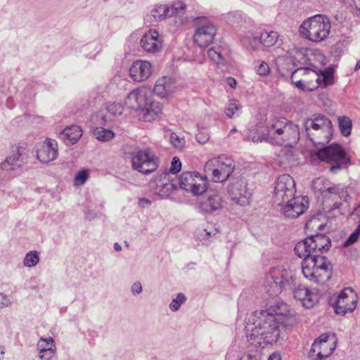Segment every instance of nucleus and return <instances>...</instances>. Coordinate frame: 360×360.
I'll return each mask as SVG.
<instances>
[{
	"mask_svg": "<svg viewBox=\"0 0 360 360\" xmlns=\"http://www.w3.org/2000/svg\"><path fill=\"white\" fill-rule=\"evenodd\" d=\"M292 317L288 306L279 300H275L265 309L254 311L245 326L246 338H279L282 330L292 324Z\"/></svg>",
	"mask_w": 360,
	"mask_h": 360,
	"instance_id": "1",
	"label": "nucleus"
},
{
	"mask_svg": "<svg viewBox=\"0 0 360 360\" xmlns=\"http://www.w3.org/2000/svg\"><path fill=\"white\" fill-rule=\"evenodd\" d=\"M294 179L289 174L281 175L276 182L273 202L280 212L288 218H297L309 207L307 197H295Z\"/></svg>",
	"mask_w": 360,
	"mask_h": 360,
	"instance_id": "2",
	"label": "nucleus"
},
{
	"mask_svg": "<svg viewBox=\"0 0 360 360\" xmlns=\"http://www.w3.org/2000/svg\"><path fill=\"white\" fill-rule=\"evenodd\" d=\"M310 236L298 242L294 250L302 262L305 278L316 283H323L331 276V266L326 257L315 254Z\"/></svg>",
	"mask_w": 360,
	"mask_h": 360,
	"instance_id": "3",
	"label": "nucleus"
},
{
	"mask_svg": "<svg viewBox=\"0 0 360 360\" xmlns=\"http://www.w3.org/2000/svg\"><path fill=\"white\" fill-rule=\"evenodd\" d=\"M267 141L292 148L300 139L298 127L285 120H276L267 126Z\"/></svg>",
	"mask_w": 360,
	"mask_h": 360,
	"instance_id": "4",
	"label": "nucleus"
},
{
	"mask_svg": "<svg viewBox=\"0 0 360 360\" xmlns=\"http://www.w3.org/2000/svg\"><path fill=\"white\" fill-rule=\"evenodd\" d=\"M307 137L319 148L328 143L333 134L331 121L326 116L314 115L304 122Z\"/></svg>",
	"mask_w": 360,
	"mask_h": 360,
	"instance_id": "5",
	"label": "nucleus"
},
{
	"mask_svg": "<svg viewBox=\"0 0 360 360\" xmlns=\"http://www.w3.org/2000/svg\"><path fill=\"white\" fill-rule=\"evenodd\" d=\"M330 28V22L326 16L316 15L304 20L299 30L306 39L314 42H321L328 37Z\"/></svg>",
	"mask_w": 360,
	"mask_h": 360,
	"instance_id": "6",
	"label": "nucleus"
},
{
	"mask_svg": "<svg viewBox=\"0 0 360 360\" xmlns=\"http://www.w3.org/2000/svg\"><path fill=\"white\" fill-rule=\"evenodd\" d=\"M292 271L283 266L271 269L264 278V288L271 296H276L288 288H291L294 281Z\"/></svg>",
	"mask_w": 360,
	"mask_h": 360,
	"instance_id": "7",
	"label": "nucleus"
},
{
	"mask_svg": "<svg viewBox=\"0 0 360 360\" xmlns=\"http://www.w3.org/2000/svg\"><path fill=\"white\" fill-rule=\"evenodd\" d=\"M315 155L321 161L327 163L329 165V171L334 174L347 167L350 162L347 153L339 144L321 147Z\"/></svg>",
	"mask_w": 360,
	"mask_h": 360,
	"instance_id": "8",
	"label": "nucleus"
},
{
	"mask_svg": "<svg viewBox=\"0 0 360 360\" xmlns=\"http://www.w3.org/2000/svg\"><path fill=\"white\" fill-rule=\"evenodd\" d=\"M234 167L232 159L220 155L209 160L205 163V172L207 174H212V179L214 182H223L232 174Z\"/></svg>",
	"mask_w": 360,
	"mask_h": 360,
	"instance_id": "9",
	"label": "nucleus"
},
{
	"mask_svg": "<svg viewBox=\"0 0 360 360\" xmlns=\"http://www.w3.org/2000/svg\"><path fill=\"white\" fill-rule=\"evenodd\" d=\"M132 168L143 174H150L158 167V158L149 149L139 150L131 155Z\"/></svg>",
	"mask_w": 360,
	"mask_h": 360,
	"instance_id": "10",
	"label": "nucleus"
},
{
	"mask_svg": "<svg viewBox=\"0 0 360 360\" xmlns=\"http://www.w3.org/2000/svg\"><path fill=\"white\" fill-rule=\"evenodd\" d=\"M180 188L194 195H200L207 190L206 179L196 172H184L179 178Z\"/></svg>",
	"mask_w": 360,
	"mask_h": 360,
	"instance_id": "11",
	"label": "nucleus"
},
{
	"mask_svg": "<svg viewBox=\"0 0 360 360\" xmlns=\"http://www.w3.org/2000/svg\"><path fill=\"white\" fill-rule=\"evenodd\" d=\"M199 20L200 24L194 33L193 41L200 48H205L212 43L217 29L212 22L205 18L199 19Z\"/></svg>",
	"mask_w": 360,
	"mask_h": 360,
	"instance_id": "12",
	"label": "nucleus"
},
{
	"mask_svg": "<svg viewBox=\"0 0 360 360\" xmlns=\"http://www.w3.org/2000/svg\"><path fill=\"white\" fill-rule=\"evenodd\" d=\"M357 301L358 297L356 292L351 288H345L339 294L333 304L335 313L345 315L352 312L356 307Z\"/></svg>",
	"mask_w": 360,
	"mask_h": 360,
	"instance_id": "13",
	"label": "nucleus"
},
{
	"mask_svg": "<svg viewBox=\"0 0 360 360\" xmlns=\"http://www.w3.org/2000/svg\"><path fill=\"white\" fill-rule=\"evenodd\" d=\"M247 186L245 179H237L229 186L228 193L234 203L241 206L249 204L251 193Z\"/></svg>",
	"mask_w": 360,
	"mask_h": 360,
	"instance_id": "14",
	"label": "nucleus"
},
{
	"mask_svg": "<svg viewBox=\"0 0 360 360\" xmlns=\"http://www.w3.org/2000/svg\"><path fill=\"white\" fill-rule=\"evenodd\" d=\"M152 92L146 87L139 88L131 91L125 98L124 104L130 109L141 110L147 106Z\"/></svg>",
	"mask_w": 360,
	"mask_h": 360,
	"instance_id": "15",
	"label": "nucleus"
},
{
	"mask_svg": "<svg viewBox=\"0 0 360 360\" xmlns=\"http://www.w3.org/2000/svg\"><path fill=\"white\" fill-rule=\"evenodd\" d=\"M335 347V339H315L311 345L310 356L314 360H322L328 357Z\"/></svg>",
	"mask_w": 360,
	"mask_h": 360,
	"instance_id": "16",
	"label": "nucleus"
},
{
	"mask_svg": "<svg viewBox=\"0 0 360 360\" xmlns=\"http://www.w3.org/2000/svg\"><path fill=\"white\" fill-rule=\"evenodd\" d=\"M22 150L23 148L20 146H13L11 154L1 163V169L5 171H13L22 167L25 163Z\"/></svg>",
	"mask_w": 360,
	"mask_h": 360,
	"instance_id": "17",
	"label": "nucleus"
},
{
	"mask_svg": "<svg viewBox=\"0 0 360 360\" xmlns=\"http://www.w3.org/2000/svg\"><path fill=\"white\" fill-rule=\"evenodd\" d=\"M140 44L144 51L154 53L162 49V40L158 32L150 30L141 37Z\"/></svg>",
	"mask_w": 360,
	"mask_h": 360,
	"instance_id": "18",
	"label": "nucleus"
},
{
	"mask_svg": "<svg viewBox=\"0 0 360 360\" xmlns=\"http://www.w3.org/2000/svg\"><path fill=\"white\" fill-rule=\"evenodd\" d=\"M316 77V72L307 68H301L293 71L291 75L292 82L302 90H309L306 84H310L312 77ZM310 89V90H311Z\"/></svg>",
	"mask_w": 360,
	"mask_h": 360,
	"instance_id": "19",
	"label": "nucleus"
},
{
	"mask_svg": "<svg viewBox=\"0 0 360 360\" xmlns=\"http://www.w3.org/2000/svg\"><path fill=\"white\" fill-rule=\"evenodd\" d=\"M129 74L135 82L146 81L152 74V65L146 60L134 61L129 69Z\"/></svg>",
	"mask_w": 360,
	"mask_h": 360,
	"instance_id": "20",
	"label": "nucleus"
},
{
	"mask_svg": "<svg viewBox=\"0 0 360 360\" xmlns=\"http://www.w3.org/2000/svg\"><path fill=\"white\" fill-rule=\"evenodd\" d=\"M295 299L300 301L302 306L306 308H311L318 302L319 296L315 291L299 285L293 291Z\"/></svg>",
	"mask_w": 360,
	"mask_h": 360,
	"instance_id": "21",
	"label": "nucleus"
},
{
	"mask_svg": "<svg viewBox=\"0 0 360 360\" xmlns=\"http://www.w3.org/2000/svg\"><path fill=\"white\" fill-rule=\"evenodd\" d=\"M58 155L57 143L55 140L46 139L37 148V157L41 162H49Z\"/></svg>",
	"mask_w": 360,
	"mask_h": 360,
	"instance_id": "22",
	"label": "nucleus"
},
{
	"mask_svg": "<svg viewBox=\"0 0 360 360\" xmlns=\"http://www.w3.org/2000/svg\"><path fill=\"white\" fill-rule=\"evenodd\" d=\"M176 89V82L174 79L169 77L159 78L154 86L155 94L160 98H165L170 96Z\"/></svg>",
	"mask_w": 360,
	"mask_h": 360,
	"instance_id": "23",
	"label": "nucleus"
},
{
	"mask_svg": "<svg viewBox=\"0 0 360 360\" xmlns=\"http://www.w3.org/2000/svg\"><path fill=\"white\" fill-rule=\"evenodd\" d=\"M221 196L217 193L207 195V198L200 202V210L204 213H212L222 207Z\"/></svg>",
	"mask_w": 360,
	"mask_h": 360,
	"instance_id": "24",
	"label": "nucleus"
},
{
	"mask_svg": "<svg viewBox=\"0 0 360 360\" xmlns=\"http://www.w3.org/2000/svg\"><path fill=\"white\" fill-rule=\"evenodd\" d=\"M207 56L211 61L218 67H226L227 64L228 51L221 46H214L208 49Z\"/></svg>",
	"mask_w": 360,
	"mask_h": 360,
	"instance_id": "25",
	"label": "nucleus"
},
{
	"mask_svg": "<svg viewBox=\"0 0 360 360\" xmlns=\"http://www.w3.org/2000/svg\"><path fill=\"white\" fill-rule=\"evenodd\" d=\"M161 104L155 101H151L149 98L148 104L141 110V119L145 122H150L162 113Z\"/></svg>",
	"mask_w": 360,
	"mask_h": 360,
	"instance_id": "26",
	"label": "nucleus"
},
{
	"mask_svg": "<svg viewBox=\"0 0 360 360\" xmlns=\"http://www.w3.org/2000/svg\"><path fill=\"white\" fill-rule=\"evenodd\" d=\"M310 238L311 240L310 243H313L315 254L319 255L324 252H327L330 246V239L324 234L318 233L314 236H311Z\"/></svg>",
	"mask_w": 360,
	"mask_h": 360,
	"instance_id": "27",
	"label": "nucleus"
},
{
	"mask_svg": "<svg viewBox=\"0 0 360 360\" xmlns=\"http://www.w3.org/2000/svg\"><path fill=\"white\" fill-rule=\"evenodd\" d=\"M82 129L79 126L73 125L66 127L60 134V137L66 144L73 145L78 141L82 136Z\"/></svg>",
	"mask_w": 360,
	"mask_h": 360,
	"instance_id": "28",
	"label": "nucleus"
},
{
	"mask_svg": "<svg viewBox=\"0 0 360 360\" xmlns=\"http://www.w3.org/2000/svg\"><path fill=\"white\" fill-rule=\"evenodd\" d=\"M259 42L266 48L272 47L276 44H281L279 41L281 40L279 39V35L276 32L274 31H264L261 33L259 37Z\"/></svg>",
	"mask_w": 360,
	"mask_h": 360,
	"instance_id": "29",
	"label": "nucleus"
},
{
	"mask_svg": "<svg viewBox=\"0 0 360 360\" xmlns=\"http://www.w3.org/2000/svg\"><path fill=\"white\" fill-rule=\"evenodd\" d=\"M346 188L340 184L330 186L329 184L323 198H333L336 200L338 198L340 199L347 196Z\"/></svg>",
	"mask_w": 360,
	"mask_h": 360,
	"instance_id": "30",
	"label": "nucleus"
},
{
	"mask_svg": "<svg viewBox=\"0 0 360 360\" xmlns=\"http://www.w3.org/2000/svg\"><path fill=\"white\" fill-rule=\"evenodd\" d=\"M151 15L155 21H162V20L172 16V9L166 5L155 6L151 11Z\"/></svg>",
	"mask_w": 360,
	"mask_h": 360,
	"instance_id": "31",
	"label": "nucleus"
},
{
	"mask_svg": "<svg viewBox=\"0 0 360 360\" xmlns=\"http://www.w3.org/2000/svg\"><path fill=\"white\" fill-rule=\"evenodd\" d=\"M267 128L265 129L262 126H255L250 130L249 134L247 138L248 140H251L253 142H262V141H266Z\"/></svg>",
	"mask_w": 360,
	"mask_h": 360,
	"instance_id": "32",
	"label": "nucleus"
},
{
	"mask_svg": "<svg viewBox=\"0 0 360 360\" xmlns=\"http://www.w3.org/2000/svg\"><path fill=\"white\" fill-rule=\"evenodd\" d=\"M354 214L358 217L359 224L354 232H352L344 242L342 246L345 248L349 247L356 243L360 236V204L355 207Z\"/></svg>",
	"mask_w": 360,
	"mask_h": 360,
	"instance_id": "33",
	"label": "nucleus"
},
{
	"mask_svg": "<svg viewBox=\"0 0 360 360\" xmlns=\"http://www.w3.org/2000/svg\"><path fill=\"white\" fill-rule=\"evenodd\" d=\"M251 342L248 346L247 352H245L240 357V360H259L256 353L257 348L261 347L260 342H255L256 339H250Z\"/></svg>",
	"mask_w": 360,
	"mask_h": 360,
	"instance_id": "34",
	"label": "nucleus"
},
{
	"mask_svg": "<svg viewBox=\"0 0 360 360\" xmlns=\"http://www.w3.org/2000/svg\"><path fill=\"white\" fill-rule=\"evenodd\" d=\"M314 79L316 82V85L313 86V88H316L322 84L326 86L333 83V75L330 70H324L321 72V75L316 73V77H312V79Z\"/></svg>",
	"mask_w": 360,
	"mask_h": 360,
	"instance_id": "35",
	"label": "nucleus"
},
{
	"mask_svg": "<svg viewBox=\"0 0 360 360\" xmlns=\"http://www.w3.org/2000/svg\"><path fill=\"white\" fill-rule=\"evenodd\" d=\"M93 134L96 139L103 142L111 140L115 136L112 131L103 127L95 128Z\"/></svg>",
	"mask_w": 360,
	"mask_h": 360,
	"instance_id": "36",
	"label": "nucleus"
},
{
	"mask_svg": "<svg viewBox=\"0 0 360 360\" xmlns=\"http://www.w3.org/2000/svg\"><path fill=\"white\" fill-rule=\"evenodd\" d=\"M330 183L324 178H317L314 180L311 188L315 193H319L323 197Z\"/></svg>",
	"mask_w": 360,
	"mask_h": 360,
	"instance_id": "37",
	"label": "nucleus"
},
{
	"mask_svg": "<svg viewBox=\"0 0 360 360\" xmlns=\"http://www.w3.org/2000/svg\"><path fill=\"white\" fill-rule=\"evenodd\" d=\"M339 127L342 134L344 136H348L351 134L352 127V120L349 117L346 116L340 117L338 118Z\"/></svg>",
	"mask_w": 360,
	"mask_h": 360,
	"instance_id": "38",
	"label": "nucleus"
},
{
	"mask_svg": "<svg viewBox=\"0 0 360 360\" xmlns=\"http://www.w3.org/2000/svg\"><path fill=\"white\" fill-rule=\"evenodd\" d=\"M39 262V253L37 251H30L23 259V264L27 267L35 266Z\"/></svg>",
	"mask_w": 360,
	"mask_h": 360,
	"instance_id": "39",
	"label": "nucleus"
},
{
	"mask_svg": "<svg viewBox=\"0 0 360 360\" xmlns=\"http://www.w3.org/2000/svg\"><path fill=\"white\" fill-rule=\"evenodd\" d=\"M186 300V297L183 293H179L176 297L173 299L169 304V308L172 311H176L179 309L181 305Z\"/></svg>",
	"mask_w": 360,
	"mask_h": 360,
	"instance_id": "40",
	"label": "nucleus"
},
{
	"mask_svg": "<svg viewBox=\"0 0 360 360\" xmlns=\"http://www.w3.org/2000/svg\"><path fill=\"white\" fill-rule=\"evenodd\" d=\"M170 142L178 150L183 149L186 143L184 137L174 132L170 135Z\"/></svg>",
	"mask_w": 360,
	"mask_h": 360,
	"instance_id": "41",
	"label": "nucleus"
},
{
	"mask_svg": "<svg viewBox=\"0 0 360 360\" xmlns=\"http://www.w3.org/2000/svg\"><path fill=\"white\" fill-rule=\"evenodd\" d=\"M37 349L39 352L44 351L46 349H56L54 339H39Z\"/></svg>",
	"mask_w": 360,
	"mask_h": 360,
	"instance_id": "42",
	"label": "nucleus"
},
{
	"mask_svg": "<svg viewBox=\"0 0 360 360\" xmlns=\"http://www.w3.org/2000/svg\"><path fill=\"white\" fill-rule=\"evenodd\" d=\"M240 109V105L236 101H231L225 110L227 117L231 118Z\"/></svg>",
	"mask_w": 360,
	"mask_h": 360,
	"instance_id": "43",
	"label": "nucleus"
},
{
	"mask_svg": "<svg viewBox=\"0 0 360 360\" xmlns=\"http://www.w3.org/2000/svg\"><path fill=\"white\" fill-rule=\"evenodd\" d=\"M124 110L123 105L120 103H112L107 106V110L112 115H120Z\"/></svg>",
	"mask_w": 360,
	"mask_h": 360,
	"instance_id": "44",
	"label": "nucleus"
},
{
	"mask_svg": "<svg viewBox=\"0 0 360 360\" xmlns=\"http://www.w3.org/2000/svg\"><path fill=\"white\" fill-rule=\"evenodd\" d=\"M186 8V4L181 1H174L171 6H169V9H172V15L184 13Z\"/></svg>",
	"mask_w": 360,
	"mask_h": 360,
	"instance_id": "45",
	"label": "nucleus"
},
{
	"mask_svg": "<svg viewBox=\"0 0 360 360\" xmlns=\"http://www.w3.org/2000/svg\"><path fill=\"white\" fill-rule=\"evenodd\" d=\"M89 174L87 170L79 171L75 177V182L77 185L84 184L87 180Z\"/></svg>",
	"mask_w": 360,
	"mask_h": 360,
	"instance_id": "46",
	"label": "nucleus"
},
{
	"mask_svg": "<svg viewBox=\"0 0 360 360\" xmlns=\"http://www.w3.org/2000/svg\"><path fill=\"white\" fill-rule=\"evenodd\" d=\"M181 169V162L179 158L174 157L172 161L171 167H170V172L172 174H176L179 172H180Z\"/></svg>",
	"mask_w": 360,
	"mask_h": 360,
	"instance_id": "47",
	"label": "nucleus"
},
{
	"mask_svg": "<svg viewBox=\"0 0 360 360\" xmlns=\"http://www.w3.org/2000/svg\"><path fill=\"white\" fill-rule=\"evenodd\" d=\"M257 72L259 75L266 76L270 72V68L266 63L262 61L257 68Z\"/></svg>",
	"mask_w": 360,
	"mask_h": 360,
	"instance_id": "48",
	"label": "nucleus"
},
{
	"mask_svg": "<svg viewBox=\"0 0 360 360\" xmlns=\"http://www.w3.org/2000/svg\"><path fill=\"white\" fill-rule=\"evenodd\" d=\"M55 351L56 349H46L44 351H40L39 356L41 359L49 360L53 356Z\"/></svg>",
	"mask_w": 360,
	"mask_h": 360,
	"instance_id": "49",
	"label": "nucleus"
},
{
	"mask_svg": "<svg viewBox=\"0 0 360 360\" xmlns=\"http://www.w3.org/2000/svg\"><path fill=\"white\" fill-rule=\"evenodd\" d=\"M11 304V300L5 294L0 292V310Z\"/></svg>",
	"mask_w": 360,
	"mask_h": 360,
	"instance_id": "50",
	"label": "nucleus"
},
{
	"mask_svg": "<svg viewBox=\"0 0 360 360\" xmlns=\"http://www.w3.org/2000/svg\"><path fill=\"white\" fill-rule=\"evenodd\" d=\"M131 292L134 295H139L143 291V288L141 282L136 281L135 282L131 288Z\"/></svg>",
	"mask_w": 360,
	"mask_h": 360,
	"instance_id": "51",
	"label": "nucleus"
},
{
	"mask_svg": "<svg viewBox=\"0 0 360 360\" xmlns=\"http://www.w3.org/2000/svg\"><path fill=\"white\" fill-rule=\"evenodd\" d=\"M214 233H213L212 232L208 231L207 229H200V230H198V238H201L202 240L207 239L208 237H210V236L214 235Z\"/></svg>",
	"mask_w": 360,
	"mask_h": 360,
	"instance_id": "52",
	"label": "nucleus"
},
{
	"mask_svg": "<svg viewBox=\"0 0 360 360\" xmlns=\"http://www.w3.org/2000/svg\"><path fill=\"white\" fill-rule=\"evenodd\" d=\"M208 140L209 136L207 134L198 133L196 135V141L201 144L207 143Z\"/></svg>",
	"mask_w": 360,
	"mask_h": 360,
	"instance_id": "53",
	"label": "nucleus"
},
{
	"mask_svg": "<svg viewBox=\"0 0 360 360\" xmlns=\"http://www.w3.org/2000/svg\"><path fill=\"white\" fill-rule=\"evenodd\" d=\"M227 84L233 89L236 88L237 82L236 80L233 77H228L226 79Z\"/></svg>",
	"mask_w": 360,
	"mask_h": 360,
	"instance_id": "54",
	"label": "nucleus"
},
{
	"mask_svg": "<svg viewBox=\"0 0 360 360\" xmlns=\"http://www.w3.org/2000/svg\"><path fill=\"white\" fill-rule=\"evenodd\" d=\"M268 360H281V357L279 353L274 352L269 356Z\"/></svg>",
	"mask_w": 360,
	"mask_h": 360,
	"instance_id": "55",
	"label": "nucleus"
},
{
	"mask_svg": "<svg viewBox=\"0 0 360 360\" xmlns=\"http://www.w3.org/2000/svg\"><path fill=\"white\" fill-rule=\"evenodd\" d=\"M335 336V334L332 332H327L325 333L321 334L319 338H334Z\"/></svg>",
	"mask_w": 360,
	"mask_h": 360,
	"instance_id": "56",
	"label": "nucleus"
},
{
	"mask_svg": "<svg viewBox=\"0 0 360 360\" xmlns=\"http://www.w3.org/2000/svg\"><path fill=\"white\" fill-rule=\"evenodd\" d=\"M356 8L360 10V0H352Z\"/></svg>",
	"mask_w": 360,
	"mask_h": 360,
	"instance_id": "57",
	"label": "nucleus"
},
{
	"mask_svg": "<svg viewBox=\"0 0 360 360\" xmlns=\"http://www.w3.org/2000/svg\"><path fill=\"white\" fill-rule=\"evenodd\" d=\"M114 249H115V250L119 252L122 250V247L118 243H115L114 244Z\"/></svg>",
	"mask_w": 360,
	"mask_h": 360,
	"instance_id": "58",
	"label": "nucleus"
},
{
	"mask_svg": "<svg viewBox=\"0 0 360 360\" xmlns=\"http://www.w3.org/2000/svg\"><path fill=\"white\" fill-rule=\"evenodd\" d=\"M165 186L167 188V189H170L174 187V184H167L165 185Z\"/></svg>",
	"mask_w": 360,
	"mask_h": 360,
	"instance_id": "59",
	"label": "nucleus"
},
{
	"mask_svg": "<svg viewBox=\"0 0 360 360\" xmlns=\"http://www.w3.org/2000/svg\"><path fill=\"white\" fill-rule=\"evenodd\" d=\"M359 68H360V60L356 63V66H355V70H357Z\"/></svg>",
	"mask_w": 360,
	"mask_h": 360,
	"instance_id": "60",
	"label": "nucleus"
},
{
	"mask_svg": "<svg viewBox=\"0 0 360 360\" xmlns=\"http://www.w3.org/2000/svg\"><path fill=\"white\" fill-rule=\"evenodd\" d=\"M236 131H237L236 128V127H233V128L230 131L229 134H231L235 133V132H236Z\"/></svg>",
	"mask_w": 360,
	"mask_h": 360,
	"instance_id": "61",
	"label": "nucleus"
},
{
	"mask_svg": "<svg viewBox=\"0 0 360 360\" xmlns=\"http://www.w3.org/2000/svg\"><path fill=\"white\" fill-rule=\"evenodd\" d=\"M103 122L105 123L107 122V115H104L102 117Z\"/></svg>",
	"mask_w": 360,
	"mask_h": 360,
	"instance_id": "62",
	"label": "nucleus"
},
{
	"mask_svg": "<svg viewBox=\"0 0 360 360\" xmlns=\"http://www.w3.org/2000/svg\"><path fill=\"white\" fill-rule=\"evenodd\" d=\"M303 78V76L302 75H300V76H297V79H302Z\"/></svg>",
	"mask_w": 360,
	"mask_h": 360,
	"instance_id": "63",
	"label": "nucleus"
}]
</instances>
